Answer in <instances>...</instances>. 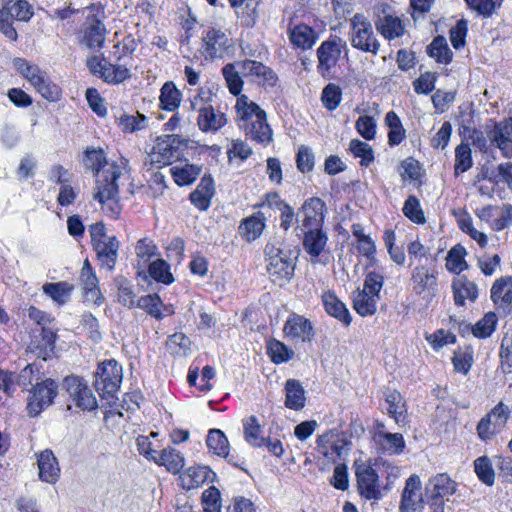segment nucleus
Instances as JSON below:
<instances>
[{
	"instance_id": "nucleus-1",
	"label": "nucleus",
	"mask_w": 512,
	"mask_h": 512,
	"mask_svg": "<svg viewBox=\"0 0 512 512\" xmlns=\"http://www.w3.org/2000/svg\"><path fill=\"white\" fill-rule=\"evenodd\" d=\"M238 125L246 136L260 144L267 145L273 140V132L267 123L266 112L246 95L237 98L235 105Z\"/></svg>"
},
{
	"instance_id": "nucleus-2",
	"label": "nucleus",
	"mask_w": 512,
	"mask_h": 512,
	"mask_svg": "<svg viewBox=\"0 0 512 512\" xmlns=\"http://www.w3.org/2000/svg\"><path fill=\"white\" fill-rule=\"evenodd\" d=\"M103 174V180H96V192L93 194V199L99 201L103 209L107 207L112 217H117L121 210L118 201L117 180L122 175V169L113 163Z\"/></svg>"
},
{
	"instance_id": "nucleus-3",
	"label": "nucleus",
	"mask_w": 512,
	"mask_h": 512,
	"mask_svg": "<svg viewBox=\"0 0 512 512\" xmlns=\"http://www.w3.org/2000/svg\"><path fill=\"white\" fill-rule=\"evenodd\" d=\"M351 45L363 52L376 55L380 48L371 22L361 13H356L350 20Z\"/></svg>"
},
{
	"instance_id": "nucleus-4",
	"label": "nucleus",
	"mask_w": 512,
	"mask_h": 512,
	"mask_svg": "<svg viewBox=\"0 0 512 512\" xmlns=\"http://www.w3.org/2000/svg\"><path fill=\"white\" fill-rule=\"evenodd\" d=\"M121 381L122 366L115 359L104 361L98 365L94 386L102 398L113 397L120 388Z\"/></svg>"
},
{
	"instance_id": "nucleus-5",
	"label": "nucleus",
	"mask_w": 512,
	"mask_h": 512,
	"mask_svg": "<svg viewBox=\"0 0 512 512\" xmlns=\"http://www.w3.org/2000/svg\"><path fill=\"white\" fill-rule=\"evenodd\" d=\"M265 253L267 256V272L272 281L280 286L289 282L295 269L290 253L269 245L266 246Z\"/></svg>"
},
{
	"instance_id": "nucleus-6",
	"label": "nucleus",
	"mask_w": 512,
	"mask_h": 512,
	"mask_svg": "<svg viewBox=\"0 0 512 512\" xmlns=\"http://www.w3.org/2000/svg\"><path fill=\"white\" fill-rule=\"evenodd\" d=\"M200 52L205 59L222 58L233 47V40L220 28L209 26L202 33Z\"/></svg>"
},
{
	"instance_id": "nucleus-7",
	"label": "nucleus",
	"mask_w": 512,
	"mask_h": 512,
	"mask_svg": "<svg viewBox=\"0 0 512 512\" xmlns=\"http://www.w3.org/2000/svg\"><path fill=\"white\" fill-rule=\"evenodd\" d=\"M510 417V409L503 402H499L477 424V434L483 441L491 440L506 425Z\"/></svg>"
},
{
	"instance_id": "nucleus-8",
	"label": "nucleus",
	"mask_w": 512,
	"mask_h": 512,
	"mask_svg": "<svg viewBox=\"0 0 512 512\" xmlns=\"http://www.w3.org/2000/svg\"><path fill=\"white\" fill-rule=\"evenodd\" d=\"M57 388L56 382L50 378L34 385L28 397V414L37 416L43 409L49 407L57 395Z\"/></svg>"
},
{
	"instance_id": "nucleus-9",
	"label": "nucleus",
	"mask_w": 512,
	"mask_h": 512,
	"mask_svg": "<svg viewBox=\"0 0 512 512\" xmlns=\"http://www.w3.org/2000/svg\"><path fill=\"white\" fill-rule=\"evenodd\" d=\"M486 125V135L490 144L498 148L505 158L512 157V117L501 121H490Z\"/></svg>"
},
{
	"instance_id": "nucleus-10",
	"label": "nucleus",
	"mask_w": 512,
	"mask_h": 512,
	"mask_svg": "<svg viewBox=\"0 0 512 512\" xmlns=\"http://www.w3.org/2000/svg\"><path fill=\"white\" fill-rule=\"evenodd\" d=\"M64 387L74 404L83 411H91L97 408V400L87 382L78 376H67L64 379Z\"/></svg>"
},
{
	"instance_id": "nucleus-11",
	"label": "nucleus",
	"mask_w": 512,
	"mask_h": 512,
	"mask_svg": "<svg viewBox=\"0 0 512 512\" xmlns=\"http://www.w3.org/2000/svg\"><path fill=\"white\" fill-rule=\"evenodd\" d=\"M413 291L423 299H432L438 293L437 273L424 265L416 266L411 274Z\"/></svg>"
},
{
	"instance_id": "nucleus-12",
	"label": "nucleus",
	"mask_w": 512,
	"mask_h": 512,
	"mask_svg": "<svg viewBox=\"0 0 512 512\" xmlns=\"http://www.w3.org/2000/svg\"><path fill=\"white\" fill-rule=\"evenodd\" d=\"M355 474L358 491L362 497L367 500H378L382 497L378 474L371 466L357 465Z\"/></svg>"
},
{
	"instance_id": "nucleus-13",
	"label": "nucleus",
	"mask_w": 512,
	"mask_h": 512,
	"mask_svg": "<svg viewBox=\"0 0 512 512\" xmlns=\"http://www.w3.org/2000/svg\"><path fill=\"white\" fill-rule=\"evenodd\" d=\"M286 337L295 342L310 343L315 337L312 322L303 315L292 313L283 328Z\"/></svg>"
},
{
	"instance_id": "nucleus-14",
	"label": "nucleus",
	"mask_w": 512,
	"mask_h": 512,
	"mask_svg": "<svg viewBox=\"0 0 512 512\" xmlns=\"http://www.w3.org/2000/svg\"><path fill=\"white\" fill-rule=\"evenodd\" d=\"M458 484L447 473H438L429 478L425 484V499L449 501L457 491Z\"/></svg>"
},
{
	"instance_id": "nucleus-15",
	"label": "nucleus",
	"mask_w": 512,
	"mask_h": 512,
	"mask_svg": "<svg viewBox=\"0 0 512 512\" xmlns=\"http://www.w3.org/2000/svg\"><path fill=\"white\" fill-rule=\"evenodd\" d=\"M343 48H346V42L337 36H332L322 42L317 50L318 70L324 73L334 67L340 58Z\"/></svg>"
},
{
	"instance_id": "nucleus-16",
	"label": "nucleus",
	"mask_w": 512,
	"mask_h": 512,
	"mask_svg": "<svg viewBox=\"0 0 512 512\" xmlns=\"http://www.w3.org/2000/svg\"><path fill=\"white\" fill-rule=\"evenodd\" d=\"M325 210L326 205L320 198L313 197L306 200L301 207V212L303 214L302 225L297 226L296 229L304 231L308 229L322 228Z\"/></svg>"
},
{
	"instance_id": "nucleus-17",
	"label": "nucleus",
	"mask_w": 512,
	"mask_h": 512,
	"mask_svg": "<svg viewBox=\"0 0 512 512\" xmlns=\"http://www.w3.org/2000/svg\"><path fill=\"white\" fill-rule=\"evenodd\" d=\"M241 75L244 77H252L253 81L260 85L273 87L277 82V75L274 71L255 60H244L237 62Z\"/></svg>"
},
{
	"instance_id": "nucleus-18",
	"label": "nucleus",
	"mask_w": 512,
	"mask_h": 512,
	"mask_svg": "<svg viewBox=\"0 0 512 512\" xmlns=\"http://www.w3.org/2000/svg\"><path fill=\"white\" fill-rule=\"evenodd\" d=\"M421 490V480L418 475L412 474L405 483L402 491L400 511L401 512H415L423 508L424 499Z\"/></svg>"
},
{
	"instance_id": "nucleus-19",
	"label": "nucleus",
	"mask_w": 512,
	"mask_h": 512,
	"mask_svg": "<svg viewBox=\"0 0 512 512\" xmlns=\"http://www.w3.org/2000/svg\"><path fill=\"white\" fill-rule=\"evenodd\" d=\"M214 193V180L210 175H205L189 198L195 207L205 211L210 207Z\"/></svg>"
},
{
	"instance_id": "nucleus-20",
	"label": "nucleus",
	"mask_w": 512,
	"mask_h": 512,
	"mask_svg": "<svg viewBox=\"0 0 512 512\" xmlns=\"http://www.w3.org/2000/svg\"><path fill=\"white\" fill-rule=\"evenodd\" d=\"M374 440L378 449L384 454L398 455L405 448V440L400 433L377 431L374 435Z\"/></svg>"
},
{
	"instance_id": "nucleus-21",
	"label": "nucleus",
	"mask_w": 512,
	"mask_h": 512,
	"mask_svg": "<svg viewBox=\"0 0 512 512\" xmlns=\"http://www.w3.org/2000/svg\"><path fill=\"white\" fill-rule=\"evenodd\" d=\"M39 478L47 483H55L60 475L58 461L51 450H44L38 456Z\"/></svg>"
},
{
	"instance_id": "nucleus-22",
	"label": "nucleus",
	"mask_w": 512,
	"mask_h": 512,
	"mask_svg": "<svg viewBox=\"0 0 512 512\" xmlns=\"http://www.w3.org/2000/svg\"><path fill=\"white\" fill-rule=\"evenodd\" d=\"M93 248L96 251L100 265L112 271L115 268L118 257L119 241L117 238L112 236L104 242L95 244Z\"/></svg>"
},
{
	"instance_id": "nucleus-23",
	"label": "nucleus",
	"mask_w": 512,
	"mask_h": 512,
	"mask_svg": "<svg viewBox=\"0 0 512 512\" xmlns=\"http://www.w3.org/2000/svg\"><path fill=\"white\" fill-rule=\"evenodd\" d=\"M227 124L224 112L211 105L197 117V125L203 132H216Z\"/></svg>"
},
{
	"instance_id": "nucleus-24",
	"label": "nucleus",
	"mask_w": 512,
	"mask_h": 512,
	"mask_svg": "<svg viewBox=\"0 0 512 512\" xmlns=\"http://www.w3.org/2000/svg\"><path fill=\"white\" fill-rule=\"evenodd\" d=\"M105 25L95 15H89L84 30V42L90 48H100L106 36Z\"/></svg>"
},
{
	"instance_id": "nucleus-25",
	"label": "nucleus",
	"mask_w": 512,
	"mask_h": 512,
	"mask_svg": "<svg viewBox=\"0 0 512 512\" xmlns=\"http://www.w3.org/2000/svg\"><path fill=\"white\" fill-rule=\"evenodd\" d=\"M215 476L214 472L207 466H194L180 476L182 487L191 490L199 487L206 481H212Z\"/></svg>"
},
{
	"instance_id": "nucleus-26",
	"label": "nucleus",
	"mask_w": 512,
	"mask_h": 512,
	"mask_svg": "<svg viewBox=\"0 0 512 512\" xmlns=\"http://www.w3.org/2000/svg\"><path fill=\"white\" fill-rule=\"evenodd\" d=\"M452 290L455 304L459 306L464 305L466 299L474 302L478 297L477 285L464 275L452 282Z\"/></svg>"
},
{
	"instance_id": "nucleus-27",
	"label": "nucleus",
	"mask_w": 512,
	"mask_h": 512,
	"mask_svg": "<svg viewBox=\"0 0 512 512\" xmlns=\"http://www.w3.org/2000/svg\"><path fill=\"white\" fill-rule=\"evenodd\" d=\"M322 302L325 307L326 312L338 319L344 325L349 326L352 321V317L346 308L345 304L340 301L337 296L333 292H325L322 295Z\"/></svg>"
},
{
	"instance_id": "nucleus-28",
	"label": "nucleus",
	"mask_w": 512,
	"mask_h": 512,
	"mask_svg": "<svg viewBox=\"0 0 512 512\" xmlns=\"http://www.w3.org/2000/svg\"><path fill=\"white\" fill-rule=\"evenodd\" d=\"M304 233L303 248L312 257L317 258L324 250L328 237L322 228L308 229Z\"/></svg>"
},
{
	"instance_id": "nucleus-29",
	"label": "nucleus",
	"mask_w": 512,
	"mask_h": 512,
	"mask_svg": "<svg viewBox=\"0 0 512 512\" xmlns=\"http://www.w3.org/2000/svg\"><path fill=\"white\" fill-rule=\"evenodd\" d=\"M285 406L293 410H301L305 406V391L301 383L295 379L287 380L285 384Z\"/></svg>"
},
{
	"instance_id": "nucleus-30",
	"label": "nucleus",
	"mask_w": 512,
	"mask_h": 512,
	"mask_svg": "<svg viewBox=\"0 0 512 512\" xmlns=\"http://www.w3.org/2000/svg\"><path fill=\"white\" fill-rule=\"evenodd\" d=\"M379 299L380 296H375L366 291L358 290L355 292L353 298V308L362 317L374 315L377 310V302Z\"/></svg>"
},
{
	"instance_id": "nucleus-31",
	"label": "nucleus",
	"mask_w": 512,
	"mask_h": 512,
	"mask_svg": "<svg viewBox=\"0 0 512 512\" xmlns=\"http://www.w3.org/2000/svg\"><path fill=\"white\" fill-rule=\"evenodd\" d=\"M83 163L86 169H90L97 179H104V171L100 174V170L107 165V159L104 151L99 148L88 147L85 150ZM108 168H106L107 170Z\"/></svg>"
},
{
	"instance_id": "nucleus-32",
	"label": "nucleus",
	"mask_w": 512,
	"mask_h": 512,
	"mask_svg": "<svg viewBox=\"0 0 512 512\" xmlns=\"http://www.w3.org/2000/svg\"><path fill=\"white\" fill-rule=\"evenodd\" d=\"M29 83L48 101H57L61 96L60 88L50 81L44 71L39 73L36 78Z\"/></svg>"
},
{
	"instance_id": "nucleus-33",
	"label": "nucleus",
	"mask_w": 512,
	"mask_h": 512,
	"mask_svg": "<svg viewBox=\"0 0 512 512\" xmlns=\"http://www.w3.org/2000/svg\"><path fill=\"white\" fill-rule=\"evenodd\" d=\"M155 463L165 466L169 472L176 474L184 467V457L176 449L168 447L159 452Z\"/></svg>"
},
{
	"instance_id": "nucleus-34",
	"label": "nucleus",
	"mask_w": 512,
	"mask_h": 512,
	"mask_svg": "<svg viewBox=\"0 0 512 512\" xmlns=\"http://www.w3.org/2000/svg\"><path fill=\"white\" fill-rule=\"evenodd\" d=\"M292 44L301 49H310L316 40V34L312 28L301 24L295 26L289 35Z\"/></svg>"
},
{
	"instance_id": "nucleus-35",
	"label": "nucleus",
	"mask_w": 512,
	"mask_h": 512,
	"mask_svg": "<svg viewBox=\"0 0 512 512\" xmlns=\"http://www.w3.org/2000/svg\"><path fill=\"white\" fill-rule=\"evenodd\" d=\"M171 175L179 186L193 183L201 172V167L193 164H180L170 168Z\"/></svg>"
},
{
	"instance_id": "nucleus-36",
	"label": "nucleus",
	"mask_w": 512,
	"mask_h": 512,
	"mask_svg": "<svg viewBox=\"0 0 512 512\" xmlns=\"http://www.w3.org/2000/svg\"><path fill=\"white\" fill-rule=\"evenodd\" d=\"M265 227V216L262 212H257L243 220L240 230L248 241L258 238Z\"/></svg>"
},
{
	"instance_id": "nucleus-37",
	"label": "nucleus",
	"mask_w": 512,
	"mask_h": 512,
	"mask_svg": "<svg viewBox=\"0 0 512 512\" xmlns=\"http://www.w3.org/2000/svg\"><path fill=\"white\" fill-rule=\"evenodd\" d=\"M375 26L377 31L387 39H394L403 34V26L398 17L384 16L375 22Z\"/></svg>"
},
{
	"instance_id": "nucleus-38",
	"label": "nucleus",
	"mask_w": 512,
	"mask_h": 512,
	"mask_svg": "<svg viewBox=\"0 0 512 512\" xmlns=\"http://www.w3.org/2000/svg\"><path fill=\"white\" fill-rule=\"evenodd\" d=\"M491 299L494 303L501 301L509 306L512 302V278L502 277L495 281L491 288Z\"/></svg>"
},
{
	"instance_id": "nucleus-39",
	"label": "nucleus",
	"mask_w": 512,
	"mask_h": 512,
	"mask_svg": "<svg viewBox=\"0 0 512 512\" xmlns=\"http://www.w3.org/2000/svg\"><path fill=\"white\" fill-rule=\"evenodd\" d=\"M473 166L471 148L466 143H460L455 148L454 176L467 172Z\"/></svg>"
},
{
	"instance_id": "nucleus-40",
	"label": "nucleus",
	"mask_w": 512,
	"mask_h": 512,
	"mask_svg": "<svg viewBox=\"0 0 512 512\" xmlns=\"http://www.w3.org/2000/svg\"><path fill=\"white\" fill-rule=\"evenodd\" d=\"M189 102L190 109L197 112L199 115L201 112L213 105L214 96L210 89L200 87L191 91Z\"/></svg>"
},
{
	"instance_id": "nucleus-41",
	"label": "nucleus",
	"mask_w": 512,
	"mask_h": 512,
	"mask_svg": "<svg viewBox=\"0 0 512 512\" xmlns=\"http://www.w3.org/2000/svg\"><path fill=\"white\" fill-rule=\"evenodd\" d=\"M182 94L173 82H166L160 91L161 107L168 111L176 110L181 102Z\"/></svg>"
},
{
	"instance_id": "nucleus-42",
	"label": "nucleus",
	"mask_w": 512,
	"mask_h": 512,
	"mask_svg": "<svg viewBox=\"0 0 512 512\" xmlns=\"http://www.w3.org/2000/svg\"><path fill=\"white\" fill-rule=\"evenodd\" d=\"M207 446L218 456L229 457V442L225 434L219 429H211L206 439Z\"/></svg>"
},
{
	"instance_id": "nucleus-43",
	"label": "nucleus",
	"mask_w": 512,
	"mask_h": 512,
	"mask_svg": "<svg viewBox=\"0 0 512 512\" xmlns=\"http://www.w3.org/2000/svg\"><path fill=\"white\" fill-rule=\"evenodd\" d=\"M428 55L440 63H449L452 60V51L448 47L446 39L437 36L427 48Z\"/></svg>"
},
{
	"instance_id": "nucleus-44",
	"label": "nucleus",
	"mask_w": 512,
	"mask_h": 512,
	"mask_svg": "<svg viewBox=\"0 0 512 512\" xmlns=\"http://www.w3.org/2000/svg\"><path fill=\"white\" fill-rule=\"evenodd\" d=\"M245 440L253 447H261L265 444V438L260 433L262 428L255 416H249L243 421Z\"/></svg>"
},
{
	"instance_id": "nucleus-45",
	"label": "nucleus",
	"mask_w": 512,
	"mask_h": 512,
	"mask_svg": "<svg viewBox=\"0 0 512 512\" xmlns=\"http://www.w3.org/2000/svg\"><path fill=\"white\" fill-rule=\"evenodd\" d=\"M130 76L131 74L125 66L114 65L106 61L100 78L109 84H119Z\"/></svg>"
},
{
	"instance_id": "nucleus-46",
	"label": "nucleus",
	"mask_w": 512,
	"mask_h": 512,
	"mask_svg": "<svg viewBox=\"0 0 512 512\" xmlns=\"http://www.w3.org/2000/svg\"><path fill=\"white\" fill-rule=\"evenodd\" d=\"M73 290V285L67 282L47 283L43 286V291L58 304H64L68 301Z\"/></svg>"
},
{
	"instance_id": "nucleus-47",
	"label": "nucleus",
	"mask_w": 512,
	"mask_h": 512,
	"mask_svg": "<svg viewBox=\"0 0 512 512\" xmlns=\"http://www.w3.org/2000/svg\"><path fill=\"white\" fill-rule=\"evenodd\" d=\"M222 74L227 83L229 91L233 95H239L242 90L243 81L240 76L241 72L240 68L237 66V62L226 64L222 68Z\"/></svg>"
},
{
	"instance_id": "nucleus-48",
	"label": "nucleus",
	"mask_w": 512,
	"mask_h": 512,
	"mask_svg": "<svg viewBox=\"0 0 512 512\" xmlns=\"http://www.w3.org/2000/svg\"><path fill=\"white\" fill-rule=\"evenodd\" d=\"M149 275L157 282L169 285L174 282V277L170 272V265L163 259H157L148 266Z\"/></svg>"
},
{
	"instance_id": "nucleus-49",
	"label": "nucleus",
	"mask_w": 512,
	"mask_h": 512,
	"mask_svg": "<svg viewBox=\"0 0 512 512\" xmlns=\"http://www.w3.org/2000/svg\"><path fill=\"white\" fill-rule=\"evenodd\" d=\"M349 150L355 157L361 159V166L368 167L374 161V151L366 142L352 139L349 144Z\"/></svg>"
},
{
	"instance_id": "nucleus-50",
	"label": "nucleus",
	"mask_w": 512,
	"mask_h": 512,
	"mask_svg": "<svg viewBox=\"0 0 512 512\" xmlns=\"http://www.w3.org/2000/svg\"><path fill=\"white\" fill-rule=\"evenodd\" d=\"M268 354L275 364H281L294 357V351L278 340H271L268 343Z\"/></svg>"
},
{
	"instance_id": "nucleus-51",
	"label": "nucleus",
	"mask_w": 512,
	"mask_h": 512,
	"mask_svg": "<svg viewBox=\"0 0 512 512\" xmlns=\"http://www.w3.org/2000/svg\"><path fill=\"white\" fill-rule=\"evenodd\" d=\"M466 255V250L461 245H455L448 252L446 258V267L449 271L459 273L468 267L467 263L464 260Z\"/></svg>"
},
{
	"instance_id": "nucleus-52",
	"label": "nucleus",
	"mask_w": 512,
	"mask_h": 512,
	"mask_svg": "<svg viewBox=\"0 0 512 512\" xmlns=\"http://www.w3.org/2000/svg\"><path fill=\"white\" fill-rule=\"evenodd\" d=\"M496 324V314L493 312H488L472 327V332L477 338H487L494 332Z\"/></svg>"
},
{
	"instance_id": "nucleus-53",
	"label": "nucleus",
	"mask_w": 512,
	"mask_h": 512,
	"mask_svg": "<svg viewBox=\"0 0 512 512\" xmlns=\"http://www.w3.org/2000/svg\"><path fill=\"white\" fill-rule=\"evenodd\" d=\"M118 125L123 132L133 133L142 130L146 127L147 118L145 115L139 112L137 113V115L123 114L118 119Z\"/></svg>"
},
{
	"instance_id": "nucleus-54",
	"label": "nucleus",
	"mask_w": 512,
	"mask_h": 512,
	"mask_svg": "<svg viewBox=\"0 0 512 512\" xmlns=\"http://www.w3.org/2000/svg\"><path fill=\"white\" fill-rule=\"evenodd\" d=\"M342 92L338 85L329 83L321 94V101L324 107L329 111H334L340 104Z\"/></svg>"
},
{
	"instance_id": "nucleus-55",
	"label": "nucleus",
	"mask_w": 512,
	"mask_h": 512,
	"mask_svg": "<svg viewBox=\"0 0 512 512\" xmlns=\"http://www.w3.org/2000/svg\"><path fill=\"white\" fill-rule=\"evenodd\" d=\"M475 473L478 478L486 485L492 486L495 480V473L492 468L491 461L488 457L483 456L474 462Z\"/></svg>"
},
{
	"instance_id": "nucleus-56",
	"label": "nucleus",
	"mask_w": 512,
	"mask_h": 512,
	"mask_svg": "<svg viewBox=\"0 0 512 512\" xmlns=\"http://www.w3.org/2000/svg\"><path fill=\"white\" fill-rule=\"evenodd\" d=\"M80 279L86 297L91 301L100 304L103 300V297L100 294L98 278L96 277L95 273L81 275Z\"/></svg>"
},
{
	"instance_id": "nucleus-57",
	"label": "nucleus",
	"mask_w": 512,
	"mask_h": 512,
	"mask_svg": "<svg viewBox=\"0 0 512 512\" xmlns=\"http://www.w3.org/2000/svg\"><path fill=\"white\" fill-rule=\"evenodd\" d=\"M169 142H163L157 145L158 153L163 156L164 163L170 162L173 158H178V149L184 145V141L175 135L168 136Z\"/></svg>"
},
{
	"instance_id": "nucleus-58",
	"label": "nucleus",
	"mask_w": 512,
	"mask_h": 512,
	"mask_svg": "<svg viewBox=\"0 0 512 512\" xmlns=\"http://www.w3.org/2000/svg\"><path fill=\"white\" fill-rule=\"evenodd\" d=\"M386 402L389 405L388 413L395 419L396 423L401 422L406 411L401 394L396 391L389 392L386 395Z\"/></svg>"
},
{
	"instance_id": "nucleus-59",
	"label": "nucleus",
	"mask_w": 512,
	"mask_h": 512,
	"mask_svg": "<svg viewBox=\"0 0 512 512\" xmlns=\"http://www.w3.org/2000/svg\"><path fill=\"white\" fill-rule=\"evenodd\" d=\"M402 210L404 215L414 223L421 224L425 222L424 213L417 197L410 195L406 199Z\"/></svg>"
},
{
	"instance_id": "nucleus-60",
	"label": "nucleus",
	"mask_w": 512,
	"mask_h": 512,
	"mask_svg": "<svg viewBox=\"0 0 512 512\" xmlns=\"http://www.w3.org/2000/svg\"><path fill=\"white\" fill-rule=\"evenodd\" d=\"M162 301L157 294H149L137 300V306L157 319L162 318L160 307Z\"/></svg>"
},
{
	"instance_id": "nucleus-61",
	"label": "nucleus",
	"mask_w": 512,
	"mask_h": 512,
	"mask_svg": "<svg viewBox=\"0 0 512 512\" xmlns=\"http://www.w3.org/2000/svg\"><path fill=\"white\" fill-rule=\"evenodd\" d=\"M202 505L204 512H221L220 492L211 486L202 494Z\"/></svg>"
},
{
	"instance_id": "nucleus-62",
	"label": "nucleus",
	"mask_w": 512,
	"mask_h": 512,
	"mask_svg": "<svg viewBox=\"0 0 512 512\" xmlns=\"http://www.w3.org/2000/svg\"><path fill=\"white\" fill-rule=\"evenodd\" d=\"M13 66L28 82L33 81L43 71L37 65L30 64L26 59L19 57L13 59Z\"/></svg>"
},
{
	"instance_id": "nucleus-63",
	"label": "nucleus",
	"mask_w": 512,
	"mask_h": 512,
	"mask_svg": "<svg viewBox=\"0 0 512 512\" xmlns=\"http://www.w3.org/2000/svg\"><path fill=\"white\" fill-rule=\"evenodd\" d=\"M357 132L366 140H373L376 135V122L371 116H360L355 123Z\"/></svg>"
},
{
	"instance_id": "nucleus-64",
	"label": "nucleus",
	"mask_w": 512,
	"mask_h": 512,
	"mask_svg": "<svg viewBox=\"0 0 512 512\" xmlns=\"http://www.w3.org/2000/svg\"><path fill=\"white\" fill-rule=\"evenodd\" d=\"M135 251L139 260H142L143 264H146L151 257L156 255L157 246L152 239L142 238L137 242Z\"/></svg>"
}]
</instances>
